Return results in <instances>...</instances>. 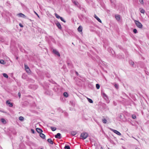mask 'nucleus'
Returning <instances> with one entry per match:
<instances>
[{"label": "nucleus", "instance_id": "obj_1", "mask_svg": "<svg viewBox=\"0 0 149 149\" xmlns=\"http://www.w3.org/2000/svg\"><path fill=\"white\" fill-rule=\"evenodd\" d=\"M134 22L136 26L139 28H142L143 25L142 24L138 21H134Z\"/></svg>", "mask_w": 149, "mask_h": 149}, {"label": "nucleus", "instance_id": "obj_2", "mask_svg": "<svg viewBox=\"0 0 149 149\" xmlns=\"http://www.w3.org/2000/svg\"><path fill=\"white\" fill-rule=\"evenodd\" d=\"M101 94L103 97L106 100H107L108 99L107 95L104 92H102Z\"/></svg>", "mask_w": 149, "mask_h": 149}, {"label": "nucleus", "instance_id": "obj_3", "mask_svg": "<svg viewBox=\"0 0 149 149\" xmlns=\"http://www.w3.org/2000/svg\"><path fill=\"white\" fill-rule=\"evenodd\" d=\"M6 104L10 107H12L13 106V103L10 102L8 100L6 101Z\"/></svg>", "mask_w": 149, "mask_h": 149}, {"label": "nucleus", "instance_id": "obj_4", "mask_svg": "<svg viewBox=\"0 0 149 149\" xmlns=\"http://www.w3.org/2000/svg\"><path fill=\"white\" fill-rule=\"evenodd\" d=\"M56 25L57 26L58 29H60L61 30L62 29V27L60 23L58 21H57L55 23Z\"/></svg>", "mask_w": 149, "mask_h": 149}, {"label": "nucleus", "instance_id": "obj_5", "mask_svg": "<svg viewBox=\"0 0 149 149\" xmlns=\"http://www.w3.org/2000/svg\"><path fill=\"white\" fill-rule=\"evenodd\" d=\"M67 65L68 68L70 69H72L73 68V65L72 63L69 61L67 62Z\"/></svg>", "mask_w": 149, "mask_h": 149}, {"label": "nucleus", "instance_id": "obj_6", "mask_svg": "<svg viewBox=\"0 0 149 149\" xmlns=\"http://www.w3.org/2000/svg\"><path fill=\"white\" fill-rule=\"evenodd\" d=\"M53 52L54 53L58 56H60V53L56 49H54L53 50Z\"/></svg>", "mask_w": 149, "mask_h": 149}, {"label": "nucleus", "instance_id": "obj_7", "mask_svg": "<svg viewBox=\"0 0 149 149\" xmlns=\"http://www.w3.org/2000/svg\"><path fill=\"white\" fill-rule=\"evenodd\" d=\"M111 130L113 132H114V133H116V134H117L118 135L120 136L121 135V133L119 132L118 131H117L116 130H114L113 129H111Z\"/></svg>", "mask_w": 149, "mask_h": 149}, {"label": "nucleus", "instance_id": "obj_8", "mask_svg": "<svg viewBox=\"0 0 149 149\" xmlns=\"http://www.w3.org/2000/svg\"><path fill=\"white\" fill-rule=\"evenodd\" d=\"M94 17L95 18L98 22L100 23H102V21L96 15H94Z\"/></svg>", "mask_w": 149, "mask_h": 149}, {"label": "nucleus", "instance_id": "obj_9", "mask_svg": "<svg viewBox=\"0 0 149 149\" xmlns=\"http://www.w3.org/2000/svg\"><path fill=\"white\" fill-rule=\"evenodd\" d=\"M61 134L60 133H58L56 135H55V137L56 138H58L59 139H61Z\"/></svg>", "mask_w": 149, "mask_h": 149}, {"label": "nucleus", "instance_id": "obj_10", "mask_svg": "<svg viewBox=\"0 0 149 149\" xmlns=\"http://www.w3.org/2000/svg\"><path fill=\"white\" fill-rule=\"evenodd\" d=\"M18 15L19 17H23L24 18H26V16L23 14L22 13H20L18 14Z\"/></svg>", "mask_w": 149, "mask_h": 149}, {"label": "nucleus", "instance_id": "obj_11", "mask_svg": "<svg viewBox=\"0 0 149 149\" xmlns=\"http://www.w3.org/2000/svg\"><path fill=\"white\" fill-rule=\"evenodd\" d=\"M36 130L37 132L39 133H41L42 132V130L40 128H36Z\"/></svg>", "mask_w": 149, "mask_h": 149}, {"label": "nucleus", "instance_id": "obj_12", "mask_svg": "<svg viewBox=\"0 0 149 149\" xmlns=\"http://www.w3.org/2000/svg\"><path fill=\"white\" fill-rule=\"evenodd\" d=\"M115 18L116 20L118 21H119L120 19V16L118 15H116Z\"/></svg>", "mask_w": 149, "mask_h": 149}, {"label": "nucleus", "instance_id": "obj_13", "mask_svg": "<svg viewBox=\"0 0 149 149\" xmlns=\"http://www.w3.org/2000/svg\"><path fill=\"white\" fill-rule=\"evenodd\" d=\"M48 142L51 144H53V142L52 139H47Z\"/></svg>", "mask_w": 149, "mask_h": 149}, {"label": "nucleus", "instance_id": "obj_14", "mask_svg": "<svg viewBox=\"0 0 149 149\" xmlns=\"http://www.w3.org/2000/svg\"><path fill=\"white\" fill-rule=\"evenodd\" d=\"M78 31L79 32H81L82 30V27L81 26H80L78 28Z\"/></svg>", "mask_w": 149, "mask_h": 149}, {"label": "nucleus", "instance_id": "obj_15", "mask_svg": "<svg viewBox=\"0 0 149 149\" xmlns=\"http://www.w3.org/2000/svg\"><path fill=\"white\" fill-rule=\"evenodd\" d=\"M72 2L75 5L77 6L78 4V2L76 1L75 0H72Z\"/></svg>", "mask_w": 149, "mask_h": 149}, {"label": "nucleus", "instance_id": "obj_16", "mask_svg": "<svg viewBox=\"0 0 149 149\" xmlns=\"http://www.w3.org/2000/svg\"><path fill=\"white\" fill-rule=\"evenodd\" d=\"M86 97L87 98V99L88 100V102L89 103H93V100L92 99H91L89 98L88 97Z\"/></svg>", "mask_w": 149, "mask_h": 149}, {"label": "nucleus", "instance_id": "obj_17", "mask_svg": "<svg viewBox=\"0 0 149 149\" xmlns=\"http://www.w3.org/2000/svg\"><path fill=\"white\" fill-rule=\"evenodd\" d=\"M40 137L42 139H45V135L42 133H40Z\"/></svg>", "mask_w": 149, "mask_h": 149}, {"label": "nucleus", "instance_id": "obj_18", "mask_svg": "<svg viewBox=\"0 0 149 149\" xmlns=\"http://www.w3.org/2000/svg\"><path fill=\"white\" fill-rule=\"evenodd\" d=\"M0 63L4 65L6 64V62L3 60H0Z\"/></svg>", "mask_w": 149, "mask_h": 149}, {"label": "nucleus", "instance_id": "obj_19", "mask_svg": "<svg viewBox=\"0 0 149 149\" xmlns=\"http://www.w3.org/2000/svg\"><path fill=\"white\" fill-rule=\"evenodd\" d=\"M63 95L65 97H68V95L67 93V92H64L63 93Z\"/></svg>", "mask_w": 149, "mask_h": 149}, {"label": "nucleus", "instance_id": "obj_20", "mask_svg": "<svg viewBox=\"0 0 149 149\" xmlns=\"http://www.w3.org/2000/svg\"><path fill=\"white\" fill-rule=\"evenodd\" d=\"M1 122L4 124H6V120L3 118H1Z\"/></svg>", "mask_w": 149, "mask_h": 149}, {"label": "nucleus", "instance_id": "obj_21", "mask_svg": "<svg viewBox=\"0 0 149 149\" xmlns=\"http://www.w3.org/2000/svg\"><path fill=\"white\" fill-rule=\"evenodd\" d=\"M55 16L56 18L58 19H60L61 17H60L59 15L58 14L56 13H55Z\"/></svg>", "mask_w": 149, "mask_h": 149}, {"label": "nucleus", "instance_id": "obj_22", "mask_svg": "<svg viewBox=\"0 0 149 149\" xmlns=\"http://www.w3.org/2000/svg\"><path fill=\"white\" fill-rule=\"evenodd\" d=\"M129 63L130 65H132V66H133L134 64V63L133 61L132 60L130 61H129Z\"/></svg>", "mask_w": 149, "mask_h": 149}, {"label": "nucleus", "instance_id": "obj_23", "mask_svg": "<svg viewBox=\"0 0 149 149\" xmlns=\"http://www.w3.org/2000/svg\"><path fill=\"white\" fill-rule=\"evenodd\" d=\"M26 72L29 73H30L31 72V70H30V68H29L25 70Z\"/></svg>", "mask_w": 149, "mask_h": 149}, {"label": "nucleus", "instance_id": "obj_24", "mask_svg": "<svg viewBox=\"0 0 149 149\" xmlns=\"http://www.w3.org/2000/svg\"><path fill=\"white\" fill-rule=\"evenodd\" d=\"M140 11L141 13L144 14L145 13V10L143 9L140 8Z\"/></svg>", "mask_w": 149, "mask_h": 149}, {"label": "nucleus", "instance_id": "obj_25", "mask_svg": "<svg viewBox=\"0 0 149 149\" xmlns=\"http://www.w3.org/2000/svg\"><path fill=\"white\" fill-rule=\"evenodd\" d=\"M88 136V134L84 132V139Z\"/></svg>", "mask_w": 149, "mask_h": 149}, {"label": "nucleus", "instance_id": "obj_26", "mask_svg": "<svg viewBox=\"0 0 149 149\" xmlns=\"http://www.w3.org/2000/svg\"><path fill=\"white\" fill-rule=\"evenodd\" d=\"M51 130L53 131H54L56 130V128L55 127H51Z\"/></svg>", "mask_w": 149, "mask_h": 149}, {"label": "nucleus", "instance_id": "obj_27", "mask_svg": "<svg viewBox=\"0 0 149 149\" xmlns=\"http://www.w3.org/2000/svg\"><path fill=\"white\" fill-rule=\"evenodd\" d=\"M102 122L104 123H107V120L105 119H102Z\"/></svg>", "mask_w": 149, "mask_h": 149}, {"label": "nucleus", "instance_id": "obj_28", "mask_svg": "<svg viewBox=\"0 0 149 149\" xmlns=\"http://www.w3.org/2000/svg\"><path fill=\"white\" fill-rule=\"evenodd\" d=\"M3 76L6 78H8V75L6 73H3Z\"/></svg>", "mask_w": 149, "mask_h": 149}, {"label": "nucleus", "instance_id": "obj_29", "mask_svg": "<svg viewBox=\"0 0 149 149\" xmlns=\"http://www.w3.org/2000/svg\"><path fill=\"white\" fill-rule=\"evenodd\" d=\"M71 134L73 136H74L77 133L75 131H72L71 132Z\"/></svg>", "mask_w": 149, "mask_h": 149}, {"label": "nucleus", "instance_id": "obj_30", "mask_svg": "<svg viewBox=\"0 0 149 149\" xmlns=\"http://www.w3.org/2000/svg\"><path fill=\"white\" fill-rule=\"evenodd\" d=\"M80 138L82 139H84V134L82 133L80 136Z\"/></svg>", "mask_w": 149, "mask_h": 149}, {"label": "nucleus", "instance_id": "obj_31", "mask_svg": "<svg viewBox=\"0 0 149 149\" xmlns=\"http://www.w3.org/2000/svg\"><path fill=\"white\" fill-rule=\"evenodd\" d=\"M60 19H61V21L63 22H64L65 23L66 22V21H65V20L62 17H61V18H60Z\"/></svg>", "mask_w": 149, "mask_h": 149}, {"label": "nucleus", "instance_id": "obj_32", "mask_svg": "<svg viewBox=\"0 0 149 149\" xmlns=\"http://www.w3.org/2000/svg\"><path fill=\"white\" fill-rule=\"evenodd\" d=\"M19 119L21 121H22L24 119V118L22 116H20L19 118Z\"/></svg>", "mask_w": 149, "mask_h": 149}, {"label": "nucleus", "instance_id": "obj_33", "mask_svg": "<svg viewBox=\"0 0 149 149\" xmlns=\"http://www.w3.org/2000/svg\"><path fill=\"white\" fill-rule=\"evenodd\" d=\"M64 148L66 149H70V147L68 146H65L64 147Z\"/></svg>", "mask_w": 149, "mask_h": 149}, {"label": "nucleus", "instance_id": "obj_34", "mask_svg": "<svg viewBox=\"0 0 149 149\" xmlns=\"http://www.w3.org/2000/svg\"><path fill=\"white\" fill-rule=\"evenodd\" d=\"M114 86L116 89H118V84H114Z\"/></svg>", "mask_w": 149, "mask_h": 149}, {"label": "nucleus", "instance_id": "obj_35", "mask_svg": "<svg viewBox=\"0 0 149 149\" xmlns=\"http://www.w3.org/2000/svg\"><path fill=\"white\" fill-rule=\"evenodd\" d=\"M133 31L134 33H137V30L136 29H133Z\"/></svg>", "mask_w": 149, "mask_h": 149}, {"label": "nucleus", "instance_id": "obj_36", "mask_svg": "<svg viewBox=\"0 0 149 149\" xmlns=\"http://www.w3.org/2000/svg\"><path fill=\"white\" fill-rule=\"evenodd\" d=\"M96 87L97 89H99L100 88V84H96Z\"/></svg>", "mask_w": 149, "mask_h": 149}, {"label": "nucleus", "instance_id": "obj_37", "mask_svg": "<svg viewBox=\"0 0 149 149\" xmlns=\"http://www.w3.org/2000/svg\"><path fill=\"white\" fill-rule=\"evenodd\" d=\"M24 68H25V70L29 68L27 65H26L25 64L24 65Z\"/></svg>", "mask_w": 149, "mask_h": 149}, {"label": "nucleus", "instance_id": "obj_38", "mask_svg": "<svg viewBox=\"0 0 149 149\" xmlns=\"http://www.w3.org/2000/svg\"><path fill=\"white\" fill-rule=\"evenodd\" d=\"M139 2L141 4H143V0H139Z\"/></svg>", "mask_w": 149, "mask_h": 149}, {"label": "nucleus", "instance_id": "obj_39", "mask_svg": "<svg viewBox=\"0 0 149 149\" xmlns=\"http://www.w3.org/2000/svg\"><path fill=\"white\" fill-rule=\"evenodd\" d=\"M88 86L90 88H91L92 89L93 88L92 84H89Z\"/></svg>", "mask_w": 149, "mask_h": 149}, {"label": "nucleus", "instance_id": "obj_40", "mask_svg": "<svg viewBox=\"0 0 149 149\" xmlns=\"http://www.w3.org/2000/svg\"><path fill=\"white\" fill-rule=\"evenodd\" d=\"M132 118L134 119H135L136 118V116L135 115H132Z\"/></svg>", "mask_w": 149, "mask_h": 149}, {"label": "nucleus", "instance_id": "obj_41", "mask_svg": "<svg viewBox=\"0 0 149 149\" xmlns=\"http://www.w3.org/2000/svg\"><path fill=\"white\" fill-rule=\"evenodd\" d=\"M46 76L48 78H49L50 77V75L49 74H46Z\"/></svg>", "mask_w": 149, "mask_h": 149}, {"label": "nucleus", "instance_id": "obj_42", "mask_svg": "<svg viewBox=\"0 0 149 149\" xmlns=\"http://www.w3.org/2000/svg\"><path fill=\"white\" fill-rule=\"evenodd\" d=\"M19 26L21 27H23V26L22 25V24L20 23H19Z\"/></svg>", "mask_w": 149, "mask_h": 149}, {"label": "nucleus", "instance_id": "obj_43", "mask_svg": "<svg viewBox=\"0 0 149 149\" xmlns=\"http://www.w3.org/2000/svg\"><path fill=\"white\" fill-rule=\"evenodd\" d=\"M18 95L19 96V98H20V97H21V94H20V93H19V92L18 93Z\"/></svg>", "mask_w": 149, "mask_h": 149}, {"label": "nucleus", "instance_id": "obj_44", "mask_svg": "<svg viewBox=\"0 0 149 149\" xmlns=\"http://www.w3.org/2000/svg\"><path fill=\"white\" fill-rule=\"evenodd\" d=\"M31 131L33 134L34 133V131L33 129H31Z\"/></svg>", "mask_w": 149, "mask_h": 149}, {"label": "nucleus", "instance_id": "obj_45", "mask_svg": "<svg viewBox=\"0 0 149 149\" xmlns=\"http://www.w3.org/2000/svg\"><path fill=\"white\" fill-rule=\"evenodd\" d=\"M35 14H36V15L37 16H38V17H39V15H38V14H37V13L36 12H35Z\"/></svg>", "mask_w": 149, "mask_h": 149}, {"label": "nucleus", "instance_id": "obj_46", "mask_svg": "<svg viewBox=\"0 0 149 149\" xmlns=\"http://www.w3.org/2000/svg\"><path fill=\"white\" fill-rule=\"evenodd\" d=\"M76 74L77 75H79V74L77 72H76Z\"/></svg>", "mask_w": 149, "mask_h": 149}, {"label": "nucleus", "instance_id": "obj_47", "mask_svg": "<svg viewBox=\"0 0 149 149\" xmlns=\"http://www.w3.org/2000/svg\"><path fill=\"white\" fill-rule=\"evenodd\" d=\"M104 105H105V106L107 107L106 105L105 104H104ZM106 109H108L107 107H106Z\"/></svg>", "mask_w": 149, "mask_h": 149}, {"label": "nucleus", "instance_id": "obj_48", "mask_svg": "<svg viewBox=\"0 0 149 149\" xmlns=\"http://www.w3.org/2000/svg\"><path fill=\"white\" fill-rule=\"evenodd\" d=\"M72 44L74 45L73 42L72 43Z\"/></svg>", "mask_w": 149, "mask_h": 149}, {"label": "nucleus", "instance_id": "obj_49", "mask_svg": "<svg viewBox=\"0 0 149 149\" xmlns=\"http://www.w3.org/2000/svg\"><path fill=\"white\" fill-rule=\"evenodd\" d=\"M42 149V148H41V149Z\"/></svg>", "mask_w": 149, "mask_h": 149}]
</instances>
